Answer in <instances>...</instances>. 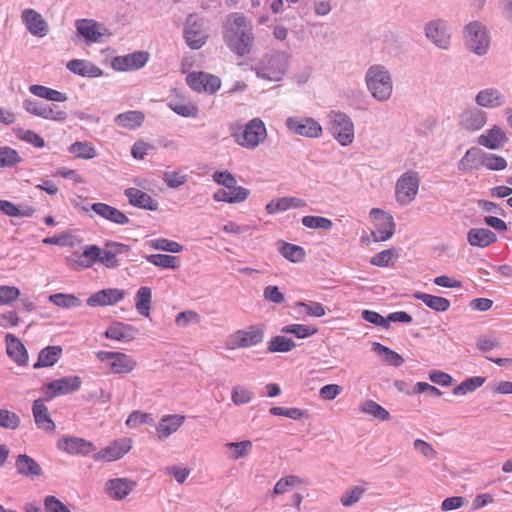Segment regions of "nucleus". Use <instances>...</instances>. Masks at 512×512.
<instances>
[{
	"mask_svg": "<svg viewBox=\"0 0 512 512\" xmlns=\"http://www.w3.org/2000/svg\"><path fill=\"white\" fill-rule=\"evenodd\" d=\"M222 28L223 41L234 54L244 57L251 53L255 39L253 26L244 14L230 13Z\"/></svg>",
	"mask_w": 512,
	"mask_h": 512,
	"instance_id": "1",
	"label": "nucleus"
},
{
	"mask_svg": "<svg viewBox=\"0 0 512 512\" xmlns=\"http://www.w3.org/2000/svg\"><path fill=\"white\" fill-rule=\"evenodd\" d=\"M231 137L246 149L257 148L267 137V130L260 118H253L244 127L239 124L230 126Z\"/></svg>",
	"mask_w": 512,
	"mask_h": 512,
	"instance_id": "2",
	"label": "nucleus"
},
{
	"mask_svg": "<svg viewBox=\"0 0 512 512\" xmlns=\"http://www.w3.org/2000/svg\"><path fill=\"white\" fill-rule=\"evenodd\" d=\"M368 90L378 101H387L393 90V82L389 71L382 65L371 66L365 76Z\"/></svg>",
	"mask_w": 512,
	"mask_h": 512,
	"instance_id": "3",
	"label": "nucleus"
},
{
	"mask_svg": "<svg viewBox=\"0 0 512 512\" xmlns=\"http://www.w3.org/2000/svg\"><path fill=\"white\" fill-rule=\"evenodd\" d=\"M328 120L329 131L340 145L348 146L353 143L355 136L354 123L347 114L331 111L328 114Z\"/></svg>",
	"mask_w": 512,
	"mask_h": 512,
	"instance_id": "4",
	"label": "nucleus"
},
{
	"mask_svg": "<svg viewBox=\"0 0 512 512\" xmlns=\"http://www.w3.org/2000/svg\"><path fill=\"white\" fill-rule=\"evenodd\" d=\"M464 37L468 49L479 55H485L490 45V37L485 25L472 21L464 28Z\"/></svg>",
	"mask_w": 512,
	"mask_h": 512,
	"instance_id": "5",
	"label": "nucleus"
},
{
	"mask_svg": "<svg viewBox=\"0 0 512 512\" xmlns=\"http://www.w3.org/2000/svg\"><path fill=\"white\" fill-rule=\"evenodd\" d=\"M264 339V328L259 325L235 331L229 335L225 346L228 350L248 348L260 344Z\"/></svg>",
	"mask_w": 512,
	"mask_h": 512,
	"instance_id": "6",
	"label": "nucleus"
},
{
	"mask_svg": "<svg viewBox=\"0 0 512 512\" xmlns=\"http://www.w3.org/2000/svg\"><path fill=\"white\" fill-rule=\"evenodd\" d=\"M96 357L99 361L106 362L114 374H129L137 367L135 358L122 352L98 351Z\"/></svg>",
	"mask_w": 512,
	"mask_h": 512,
	"instance_id": "7",
	"label": "nucleus"
},
{
	"mask_svg": "<svg viewBox=\"0 0 512 512\" xmlns=\"http://www.w3.org/2000/svg\"><path fill=\"white\" fill-rule=\"evenodd\" d=\"M420 177L416 171L402 174L395 185L396 200L400 205L410 204L417 196Z\"/></svg>",
	"mask_w": 512,
	"mask_h": 512,
	"instance_id": "8",
	"label": "nucleus"
},
{
	"mask_svg": "<svg viewBox=\"0 0 512 512\" xmlns=\"http://www.w3.org/2000/svg\"><path fill=\"white\" fill-rule=\"evenodd\" d=\"M184 39L191 49H200L208 39L204 19L195 14L188 15L184 25Z\"/></svg>",
	"mask_w": 512,
	"mask_h": 512,
	"instance_id": "9",
	"label": "nucleus"
},
{
	"mask_svg": "<svg viewBox=\"0 0 512 512\" xmlns=\"http://www.w3.org/2000/svg\"><path fill=\"white\" fill-rule=\"evenodd\" d=\"M80 386L81 378L79 376H67L56 379L42 386V399L45 401H50L57 396L66 395L77 391Z\"/></svg>",
	"mask_w": 512,
	"mask_h": 512,
	"instance_id": "10",
	"label": "nucleus"
},
{
	"mask_svg": "<svg viewBox=\"0 0 512 512\" xmlns=\"http://www.w3.org/2000/svg\"><path fill=\"white\" fill-rule=\"evenodd\" d=\"M285 125L290 132L307 138H319L323 133L320 123L311 117H288Z\"/></svg>",
	"mask_w": 512,
	"mask_h": 512,
	"instance_id": "11",
	"label": "nucleus"
},
{
	"mask_svg": "<svg viewBox=\"0 0 512 512\" xmlns=\"http://www.w3.org/2000/svg\"><path fill=\"white\" fill-rule=\"evenodd\" d=\"M370 216L376 220L375 230L372 232L374 241H387L395 231V223L393 217L379 208H373Z\"/></svg>",
	"mask_w": 512,
	"mask_h": 512,
	"instance_id": "12",
	"label": "nucleus"
},
{
	"mask_svg": "<svg viewBox=\"0 0 512 512\" xmlns=\"http://www.w3.org/2000/svg\"><path fill=\"white\" fill-rule=\"evenodd\" d=\"M425 35L440 49L446 50L450 46L451 32L444 20L437 19L428 22L425 26Z\"/></svg>",
	"mask_w": 512,
	"mask_h": 512,
	"instance_id": "13",
	"label": "nucleus"
},
{
	"mask_svg": "<svg viewBox=\"0 0 512 512\" xmlns=\"http://www.w3.org/2000/svg\"><path fill=\"white\" fill-rule=\"evenodd\" d=\"M186 82L191 89L208 94H214L221 86V80L217 76L205 72L190 73Z\"/></svg>",
	"mask_w": 512,
	"mask_h": 512,
	"instance_id": "14",
	"label": "nucleus"
},
{
	"mask_svg": "<svg viewBox=\"0 0 512 512\" xmlns=\"http://www.w3.org/2000/svg\"><path fill=\"white\" fill-rule=\"evenodd\" d=\"M59 450L64 451L70 455H83L86 456L95 451V446L92 442L84 438L75 436H63L57 442Z\"/></svg>",
	"mask_w": 512,
	"mask_h": 512,
	"instance_id": "15",
	"label": "nucleus"
},
{
	"mask_svg": "<svg viewBox=\"0 0 512 512\" xmlns=\"http://www.w3.org/2000/svg\"><path fill=\"white\" fill-rule=\"evenodd\" d=\"M486 122L487 113L477 107L465 109L459 115V125L467 131H478L485 126Z\"/></svg>",
	"mask_w": 512,
	"mask_h": 512,
	"instance_id": "16",
	"label": "nucleus"
},
{
	"mask_svg": "<svg viewBox=\"0 0 512 512\" xmlns=\"http://www.w3.org/2000/svg\"><path fill=\"white\" fill-rule=\"evenodd\" d=\"M99 217L116 225H128L130 223L129 217L119 210L118 208L106 203L96 202L90 205Z\"/></svg>",
	"mask_w": 512,
	"mask_h": 512,
	"instance_id": "17",
	"label": "nucleus"
},
{
	"mask_svg": "<svg viewBox=\"0 0 512 512\" xmlns=\"http://www.w3.org/2000/svg\"><path fill=\"white\" fill-rule=\"evenodd\" d=\"M131 440L124 438L112 442L109 446L94 454L96 461L105 460L108 462L115 461L123 457L131 449Z\"/></svg>",
	"mask_w": 512,
	"mask_h": 512,
	"instance_id": "18",
	"label": "nucleus"
},
{
	"mask_svg": "<svg viewBox=\"0 0 512 512\" xmlns=\"http://www.w3.org/2000/svg\"><path fill=\"white\" fill-rule=\"evenodd\" d=\"M149 59V54L144 51H137L128 55L114 58L112 65L120 71L135 70L143 67Z\"/></svg>",
	"mask_w": 512,
	"mask_h": 512,
	"instance_id": "19",
	"label": "nucleus"
},
{
	"mask_svg": "<svg viewBox=\"0 0 512 512\" xmlns=\"http://www.w3.org/2000/svg\"><path fill=\"white\" fill-rule=\"evenodd\" d=\"M186 417L180 414L164 415L156 426L158 439L163 440L174 434L184 424Z\"/></svg>",
	"mask_w": 512,
	"mask_h": 512,
	"instance_id": "20",
	"label": "nucleus"
},
{
	"mask_svg": "<svg viewBox=\"0 0 512 512\" xmlns=\"http://www.w3.org/2000/svg\"><path fill=\"white\" fill-rule=\"evenodd\" d=\"M125 292L117 288H108L92 294L87 299L90 307L114 305L124 298Z\"/></svg>",
	"mask_w": 512,
	"mask_h": 512,
	"instance_id": "21",
	"label": "nucleus"
},
{
	"mask_svg": "<svg viewBox=\"0 0 512 512\" xmlns=\"http://www.w3.org/2000/svg\"><path fill=\"white\" fill-rule=\"evenodd\" d=\"M136 486V482L127 478L110 479L105 483V492L115 500H122L130 494Z\"/></svg>",
	"mask_w": 512,
	"mask_h": 512,
	"instance_id": "22",
	"label": "nucleus"
},
{
	"mask_svg": "<svg viewBox=\"0 0 512 512\" xmlns=\"http://www.w3.org/2000/svg\"><path fill=\"white\" fill-rule=\"evenodd\" d=\"M124 194L128 198L129 204L134 207L150 211H157L159 208L157 200L153 199L148 193L138 188H127L125 189Z\"/></svg>",
	"mask_w": 512,
	"mask_h": 512,
	"instance_id": "23",
	"label": "nucleus"
},
{
	"mask_svg": "<svg viewBox=\"0 0 512 512\" xmlns=\"http://www.w3.org/2000/svg\"><path fill=\"white\" fill-rule=\"evenodd\" d=\"M507 141L508 138L504 130L497 125H494L491 129L487 131L486 134L480 135L477 139V143L480 146L486 147L491 150H497L502 148Z\"/></svg>",
	"mask_w": 512,
	"mask_h": 512,
	"instance_id": "24",
	"label": "nucleus"
},
{
	"mask_svg": "<svg viewBox=\"0 0 512 512\" xmlns=\"http://www.w3.org/2000/svg\"><path fill=\"white\" fill-rule=\"evenodd\" d=\"M45 400L40 398L34 400V422L38 428L46 432L53 433L55 431V423L51 419L48 408L44 405Z\"/></svg>",
	"mask_w": 512,
	"mask_h": 512,
	"instance_id": "25",
	"label": "nucleus"
},
{
	"mask_svg": "<svg viewBox=\"0 0 512 512\" xmlns=\"http://www.w3.org/2000/svg\"><path fill=\"white\" fill-rule=\"evenodd\" d=\"M467 241L473 247L485 248L497 241V235L486 228H472L467 233Z\"/></svg>",
	"mask_w": 512,
	"mask_h": 512,
	"instance_id": "26",
	"label": "nucleus"
},
{
	"mask_svg": "<svg viewBox=\"0 0 512 512\" xmlns=\"http://www.w3.org/2000/svg\"><path fill=\"white\" fill-rule=\"evenodd\" d=\"M6 351L8 356L18 365H27L29 356L25 346L13 335H6Z\"/></svg>",
	"mask_w": 512,
	"mask_h": 512,
	"instance_id": "27",
	"label": "nucleus"
},
{
	"mask_svg": "<svg viewBox=\"0 0 512 512\" xmlns=\"http://www.w3.org/2000/svg\"><path fill=\"white\" fill-rule=\"evenodd\" d=\"M67 68L72 73L83 77L96 78L102 76L103 74V71L99 67L87 60H70L67 63Z\"/></svg>",
	"mask_w": 512,
	"mask_h": 512,
	"instance_id": "28",
	"label": "nucleus"
},
{
	"mask_svg": "<svg viewBox=\"0 0 512 512\" xmlns=\"http://www.w3.org/2000/svg\"><path fill=\"white\" fill-rule=\"evenodd\" d=\"M475 101L481 107L494 108L504 104V96L496 89L487 88L476 95Z\"/></svg>",
	"mask_w": 512,
	"mask_h": 512,
	"instance_id": "29",
	"label": "nucleus"
},
{
	"mask_svg": "<svg viewBox=\"0 0 512 512\" xmlns=\"http://www.w3.org/2000/svg\"><path fill=\"white\" fill-rule=\"evenodd\" d=\"M78 33L88 42L95 43L100 41L102 33L99 31V25L90 19H81L76 22Z\"/></svg>",
	"mask_w": 512,
	"mask_h": 512,
	"instance_id": "30",
	"label": "nucleus"
},
{
	"mask_svg": "<svg viewBox=\"0 0 512 512\" xmlns=\"http://www.w3.org/2000/svg\"><path fill=\"white\" fill-rule=\"evenodd\" d=\"M105 337L117 341H131L135 338V329L130 325L115 323L107 328Z\"/></svg>",
	"mask_w": 512,
	"mask_h": 512,
	"instance_id": "31",
	"label": "nucleus"
},
{
	"mask_svg": "<svg viewBox=\"0 0 512 512\" xmlns=\"http://www.w3.org/2000/svg\"><path fill=\"white\" fill-rule=\"evenodd\" d=\"M62 348L60 346H48L39 352L34 368L53 366L60 358Z\"/></svg>",
	"mask_w": 512,
	"mask_h": 512,
	"instance_id": "32",
	"label": "nucleus"
},
{
	"mask_svg": "<svg viewBox=\"0 0 512 512\" xmlns=\"http://www.w3.org/2000/svg\"><path fill=\"white\" fill-rule=\"evenodd\" d=\"M414 298L421 300L427 307L436 312H445L450 308V301L441 296L417 292Z\"/></svg>",
	"mask_w": 512,
	"mask_h": 512,
	"instance_id": "33",
	"label": "nucleus"
},
{
	"mask_svg": "<svg viewBox=\"0 0 512 512\" xmlns=\"http://www.w3.org/2000/svg\"><path fill=\"white\" fill-rule=\"evenodd\" d=\"M145 119L141 111H127L116 116L115 123L123 128L135 129L142 125Z\"/></svg>",
	"mask_w": 512,
	"mask_h": 512,
	"instance_id": "34",
	"label": "nucleus"
},
{
	"mask_svg": "<svg viewBox=\"0 0 512 512\" xmlns=\"http://www.w3.org/2000/svg\"><path fill=\"white\" fill-rule=\"evenodd\" d=\"M34 115L52 120H65L67 117L66 112L58 109L56 105H47L41 102H34Z\"/></svg>",
	"mask_w": 512,
	"mask_h": 512,
	"instance_id": "35",
	"label": "nucleus"
},
{
	"mask_svg": "<svg viewBox=\"0 0 512 512\" xmlns=\"http://www.w3.org/2000/svg\"><path fill=\"white\" fill-rule=\"evenodd\" d=\"M480 155L482 150L478 148H470L458 162V169L463 172H469L472 169L480 167Z\"/></svg>",
	"mask_w": 512,
	"mask_h": 512,
	"instance_id": "36",
	"label": "nucleus"
},
{
	"mask_svg": "<svg viewBox=\"0 0 512 512\" xmlns=\"http://www.w3.org/2000/svg\"><path fill=\"white\" fill-rule=\"evenodd\" d=\"M136 304L137 311L145 317L150 315L152 292L149 287L142 286L136 293Z\"/></svg>",
	"mask_w": 512,
	"mask_h": 512,
	"instance_id": "37",
	"label": "nucleus"
},
{
	"mask_svg": "<svg viewBox=\"0 0 512 512\" xmlns=\"http://www.w3.org/2000/svg\"><path fill=\"white\" fill-rule=\"evenodd\" d=\"M372 350L383 357V360L392 366L399 367L404 363L403 357L381 343L374 342Z\"/></svg>",
	"mask_w": 512,
	"mask_h": 512,
	"instance_id": "38",
	"label": "nucleus"
},
{
	"mask_svg": "<svg viewBox=\"0 0 512 512\" xmlns=\"http://www.w3.org/2000/svg\"><path fill=\"white\" fill-rule=\"evenodd\" d=\"M360 410L380 421H388L391 419L389 411L373 400L364 401L360 406Z\"/></svg>",
	"mask_w": 512,
	"mask_h": 512,
	"instance_id": "39",
	"label": "nucleus"
},
{
	"mask_svg": "<svg viewBox=\"0 0 512 512\" xmlns=\"http://www.w3.org/2000/svg\"><path fill=\"white\" fill-rule=\"evenodd\" d=\"M296 347V343L285 336H275L267 343V350L271 353H287Z\"/></svg>",
	"mask_w": 512,
	"mask_h": 512,
	"instance_id": "40",
	"label": "nucleus"
},
{
	"mask_svg": "<svg viewBox=\"0 0 512 512\" xmlns=\"http://www.w3.org/2000/svg\"><path fill=\"white\" fill-rule=\"evenodd\" d=\"M146 260L162 269H177L179 268V259L176 256L167 254H151L146 256Z\"/></svg>",
	"mask_w": 512,
	"mask_h": 512,
	"instance_id": "41",
	"label": "nucleus"
},
{
	"mask_svg": "<svg viewBox=\"0 0 512 512\" xmlns=\"http://www.w3.org/2000/svg\"><path fill=\"white\" fill-rule=\"evenodd\" d=\"M480 166L493 171H501L507 167V161L501 156L482 151Z\"/></svg>",
	"mask_w": 512,
	"mask_h": 512,
	"instance_id": "42",
	"label": "nucleus"
},
{
	"mask_svg": "<svg viewBox=\"0 0 512 512\" xmlns=\"http://www.w3.org/2000/svg\"><path fill=\"white\" fill-rule=\"evenodd\" d=\"M168 107L176 114L187 118H196L199 113L198 107L191 102L170 101Z\"/></svg>",
	"mask_w": 512,
	"mask_h": 512,
	"instance_id": "43",
	"label": "nucleus"
},
{
	"mask_svg": "<svg viewBox=\"0 0 512 512\" xmlns=\"http://www.w3.org/2000/svg\"><path fill=\"white\" fill-rule=\"evenodd\" d=\"M225 448L229 449L231 453L229 458L238 460L248 456L252 450V442L250 440H244L240 442H228L225 444Z\"/></svg>",
	"mask_w": 512,
	"mask_h": 512,
	"instance_id": "44",
	"label": "nucleus"
},
{
	"mask_svg": "<svg viewBox=\"0 0 512 512\" xmlns=\"http://www.w3.org/2000/svg\"><path fill=\"white\" fill-rule=\"evenodd\" d=\"M281 332L285 334H293L299 339H304L315 335L318 332V329L312 325L291 324L282 327Z\"/></svg>",
	"mask_w": 512,
	"mask_h": 512,
	"instance_id": "45",
	"label": "nucleus"
},
{
	"mask_svg": "<svg viewBox=\"0 0 512 512\" xmlns=\"http://www.w3.org/2000/svg\"><path fill=\"white\" fill-rule=\"evenodd\" d=\"M279 252L284 258L293 263L301 262L305 258V250L301 246L290 243H282Z\"/></svg>",
	"mask_w": 512,
	"mask_h": 512,
	"instance_id": "46",
	"label": "nucleus"
},
{
	"mask_svg": "<svg viewBox=\"0 0 512 512\" xmlns=\"http://www.w3.org/2000/svg\"><path fill=\"white\" fill-rule=\"evenodd\" d=\"M147 245L155 250H162L170 253H180L183 251V246L166 238L152 239L147 242Z\"/></svg>",
	"mask_w": 512,
	"mask_h": 512,
	"instance_id": "47",
	"label": "nucleus"
},
{
	"mask_svg": "<svg viewBox=\"0 0 512 512\" xmlns=\"http://www.w3.org/2000/svg\"><path fill=\"white\" fill-rule=\"evenodd\" d=\"M34 96L53 102H65L68 99L65 93L43 85H34Z\"/></svg>",
	"mask_w": 512,
	"mask_h": 512,
	"instance_id": "48",
	"label": "nucleus"
},
{
	"mask_svg": "<svg viewBox=\"0 0 512 512\" xmlns=\"http://www.w3.org/2000/svg\"><path fill=\"white\" fill-rule=\"evenodd\" d=\"M304 484V481L296 476V475H289L286 477H283L277 481V483L274 486L273 494L274 495H282L286 492H288L293 487H298Z\"/></svg>",
	"mask_w": 512,
	"mask_h": 512,
	"instance_id": "49",
	"label": "nucleus"
},
{
	"mask_svg": "<svg viewBox=\"0 0 512 512\" xmlns=\"http://www.w3.org/2000/svg\"><path fill=\"white\" fill-rule=\"evenodd\" d=\"M486 379L481 376L470 377L453 389L454 395H465L468 392H473L485 383Z\"/></svg>",
	"mask_w": 512,
	"mask_h": 512,
	"instance_id": "50",
	"label": "nucleus"
},
{
	"mask_svg": "<svg viewBox=\"0 0 512 512\" xmlns=\"http://www.w3.org/2000/svg\"><path fill=\"white\" fill-rule=\"evenodd\" d=\"M49 301L61 308H73L81 305V301L73 294H52L49 296Z\"/></svg>",
	"mask_w": 512,
	"mask_h": 512,
	"instance_id": "51",
	"label": "nucleus"
},
{
	"mask_svg": "<svg viewBox=\"0 0 512 512\" xmlns=\"http://www.w3.org/2000/svg\"><path fill=\"white\" fill-rule=\"evenodd\" d=\"M302 225L310 229H321L329 231L333 227V222L322 216H304L301 220Z\"/></svg>",
	"mask_w": 512,
	"mask_h": 512,
	"instance_id": "52",
	"label": "nucleus"
},
{
	"mask_svg": "<svg viewBox=\"0 0 512 512\" xmlns=\"http://www.w3.org/2000/svg\"><path fill=\"white\" fill-rule=\"evenodd\" d=\"M69 152L78 158L92 159L96 156V150L87 142H75L69 147Z\"/></svg>",
	"mask_w": 512,
	"mask_h": 512,
	"instance_id": "53",
	"label": "nucleus"
},
{
	"mask_svg": "<svg viewBox=\"0 0 512 512\" xmlns=\"http://www.w3.org/2000/svg\"><path fill=\"white\" fill-rule=\"evenodd\" d=\"M20 417L7 409H0V427L15 430L20 426Z\"/></svg>",
	"mask_w": 512,
	"mask_h": 512,
	"instance_id": "54",
	"label": "nucleus"
},
{
	"mask_svg": "<svg viewBox=\"0 0 512 512\" xmlns=\"http://www.w3.org/2000/svg\"><path fill=\"white\" fill-rule=\"evenodd\" d=\"M395 252L393 249L383 250L375 254L370 263L378 267H388L394 264Z\"/></svg>",
	"mask_w": 512,
	"mask_h": 512,
	"instance_id": "55",
	"label": "nucleus"
},
{
	"mask_svg": "<svg viewBox=\"0 0 512 512\" xmlns=\"http://www.w3.org/2000/svg\"><path fill=\"white\" fill-rule=\"evenodd\" d=\"M253 398V393L247 388L237 385L233 388L231 399L235 405H243L250 402Z\"/></svg>",
	"mask_w": 512,
	"mask_h": 512,
	"instance_id": "56",
	"label": "nucleus"
},
{
	"mask_svg": "<svg viewBox=\"0 0 512 512\" xmlns=\"http://www.w3.org/2000/svg\"><path fill=\"white\" fill-rule=\"evenodd\" d=\"M265 210L268 214L271 215L278 212L290 210L289 196L271 200L269 203H267Z\"/></svg>",
	"mask_w": 512,
	"mask_h": 512,
	"instance_id": "57",
	"label": "nucleus"
},
{
	"mask_svg": "<svg viewBox=\"0 0 512 512\" xmlns=\"http://www.w3.org/2000/svg\"><path fill=\"white\" fill-rule=\"evenodd\" d=\"M153 424V419L149 413L141 412V411H133L126 420V425L132 428H135L141 424Z\"/></svg>",
	"mask_w": 512,
	"mask_h": 512,
	"instance_id": "58",
	"label": "nucleus"
},
{
	"mask_svg": "<svg viewBox=\"0 0 512 512\" xmlns=\"http://www.w3.org/2000/svg\"><path fill=\"white\" fill-rule=\"evenodd\" d=\"M212 177L214 182L225 187L226 189H231L237 185L235 176L228 171H216Z\"/></svg>",
	"mask_w": 512,
	"mask_h": 512,
	"instance_id": "59",
	"label": "nucleus"
},
{
	"mask_svg": "<svg viewBox=\"0 0 512 512\" xmlns=\"http://www.w3.org/2000/svg\"><path fill=\"white\" fill-rule=\"evenodd\" d=\"M188 175L181 174L180 172L171 171L165 172L163 181L170 188H178L186 183Z\"/></svg>",
	"mask_w": 512,
	"mask_h": 512,
	"instance_id": "60",
	"label": "nucleus"
},
{
	"mask_svg": "<svg viewBox=\"0 0 512 512\" xmlns=\"http://www.w3.org/2000/svg\"><path fill=\"white\" fill-rule=\"evenodd\" d=\"M364 492V488L360 486H355L351 490L346 491L344 494H342L340 502L343 506H351L359 501Z\"/></svg>",
	"mask_w": 512,
	"mask_h": 512,
	"instance_id": "61",
	"label": "nucleus"
},
{
	"mask_svg": "<svg viewBox=\"0 0 512 512\" xmlns=\"http://www.w3.org/2000/svg\"><path fill=\"white\" fill-rule=\"evenodd\" d=\"M20 291L14 286L0 285V305H8L18 298Z\"/></svg>",
	"mask_w": 512,
	"mask_h": 512,
	"instance_id": "62",
	"label": "nucleus"
},
{
	"mask_svg": "<svg viewBox=\"0 0 512 512\" xmlns=\"http://www.w3.org/2000/svg\"><path fill=\"white\" fill-rule=\"evenodd\" d=\"M0 210L7 216H30L31 210H21L12 202L7 200H0Z\"/></svg>",
	"mask_w": 512,
	"mask_h": 512,
	"instance_id": "63",
	"label": "nucleus"
},
{
	"mask_svg": "<svg viewBox=\"0 0 512 512\" xmlns=\"http://www.w3.org/2000/svg\"><path fill=\"white\" fill-rule=\"evenodd\" d=\"M46 512H71L70 509L55 496H47L44 501Z\"/></svg>",
	"mask_w": 512,
	"mask_h": 512,
	"instance_id": "64",
	"label": "nucleus"
}]
</instances>
